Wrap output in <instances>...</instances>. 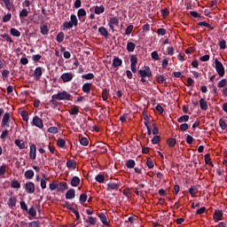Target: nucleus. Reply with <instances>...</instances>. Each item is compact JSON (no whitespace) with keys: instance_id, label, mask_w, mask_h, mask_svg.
Wrapping results in <instances>:
<instances>
[{"instance_id":"f257e3e1","label":"nucleus","mask_w":227,"mask_h":227,"mask_svg":"<svg viewBox=\"0 0 227 227\" xmlns=\"http://www.w3.org/2000/svg\"><path fill=\"white\" fill-rule=\"evenodd\" d=\"M53 100H72V94L67 90L59 91L53 95Z\"/></svg>"},{"instance_id":"f03ea898","label":"nucleus","mask_w":227,"mask_h":227,"mask_svg":"<svg viewBox=\"0 0 227 227\" xmlns=\"http://www.w3.org/2000/svg\"><path fill=\"white\" fill-rule=\"evenodd\" d=\"M215 67L218 75L220 77H224V66H223V63L219 61L217 59H215Z\"/></svg>"},{"instance_id":"7ed1b4c3","label":"nucleus","mask_w":227,"mask_h":227,"mask_svg":"<svg viewBox=\"0 0 227 227\" xmlns=\"http://www.w3.org/2000/svg\"><path fill=\"white\" fill-rule=\"evenodd\" d=\"M138 74H140V77H152V70L148 66H145L144 69H140Z\"/></svg>"},{"instance_id":"20e7f679","label":"nucleus","mask_w":227,"mask_h":227,"mask_svg":"<svg viewBox=\"0 0 227 227\" xmlns=\"http://www.w3.org/2000/svg\"><path fill=\"white\" fill-rule=\"evenodd\" d=\"M118 24H120V20L118 17L109 18L108 26L113 33H114V26H118Z\"/></svg>"},{"instance_id":"39448f33","label":"nucleus","mask_w":227,"mask_h":227,"mask_svg":"<svg viewBox=\"0 0 227 227\" xmlns=\"http://www.w3.org/2000/svg\"><path fill=\"white\" fill-rule=\"evenodd\" d=\"M12 118V115L10 113H5L2 119V127H10V119Z\"/></svg>"},{"instance_id":"423d86ee","label":"nucleus","mask_w":227,"mask_h":227,"mask_svg":"<svg viewBox=\"0 0 227 227\" xmlns=\"http://www.w3.org/2000/svg\"><path fill=\"white\" fill-rule=\"evenodd\" d=\"M33 125L37 129H43V121L38 116H35L32 121Z\"/></svg>"},{"instance_id":"0eeeda50","label":"nucleus","mask_w":227,"mask_h":227,"mask_svg":"<svg viewBox=\"0 0 227 227\" xmlns=\"http://www.w3.org/2000/svg\"><path fill=\"white\" fill-rule=\"evenodd\" d=\"M25 191L27 194H33V192H35V183L33 182L26 183Z\"/></svg>"},{"instance_id":"6e6552de","label":"nucleus","mask_w":227,"mask_h":227,"mask_svg":"<svg viewBox=\"0 0 227 227\" xmlns=\"http://www.w3.org/2000/svg\"><path fill=\"white\" fill-rule=\"evenodd\" d=\"M130 63H131V72H133V74H136V72H137V57H136L135 55L130 57Z\"/></svg>"},{"instance_id":"1a4fd4ad","label":"nucleus","mask_w":227,"mask_h":227,"mask_svg":"<svg viewBox=\"0 0 227 227\" xmlns=\"http://www.w3.org/2000/svg\"><path fill=\"white\" fill-rule=\"evenodd\" d=\"M60 79L63 82H70L74 79V74L72 73H64L61 74Z\"/></svg>"},{"instance_id":"9d476101","label":"nucleus","mask_w":227,"mask_h":227,"mask_svg":"<svg viewBox=\"0 0 227 227\" xmlns=\"http://www.w3.org/2000/svg\"><path fill=\"white\" fill-rule=\"evenodd\" d=\"M29 157H30V159H32V160H35L36 159V145H30Z\"/></svg>"},{"instance_id":"9b49d317","label":"nucleus","mask_w":227,"mask_h":227,"mask_svg":"<svg viewBox=\"0 0 227 227\" xmlns=\"http://www.w3.org/2000/svg\"><path fill=\"white\" fill-rule=\"evenodd\" d=\"M214 220L215 223L223 220V210H215L214 214Z\"/></svg>"},{"instance_id":"f8f14e48","label":"nucleus","mask_w":227,"mask_h":227,"mask_svg":"<svg viewBox=\"0 0 227 227\" xmlns=\"http://www.w3.org/2000/svg\"><path fill=\"white\" fill-rule=\"evenodd\" d=\"M75 198V190L70 189L66 192V200H74Z\"/></svg>"},{"instance_id":"ddd939ff","label":"nucleus","mask_w":227,"mask_h":227,"mask_svg":"<svg viewBox=\"0 0 227 227\" xmlns=\"http://www.w3.org/2000/svg\"><path fill=\"white\" fill-rule=\"evenodd\" d=\"M34 75L35 81H40V77H42V68L40 67L35 69Z\"/></svg>"},{"instance_id":"4468645a","label":"nucleus","mask_w":227,"mask_h":227,"mask_svg":"<svg viewBox=\"0 0 227 227\" xmlns=\"http://www.w3.org/2000/svg\"><path fill=\"white\" fill-rule=\"evenodd\" d=\"M200 109H202V111H207V109H208V103L207 102V100L205 98H201L200 100Z\"/></svg>"},{"instance_id":"2eb2a0df","label":"nucleus","mask_w":227,"mask_h":227,"mask_svg":"<svg viewBox=\"0 0 227 227\" xmlns=\"http://www.w3.org/2000/svg\"><path fill=\"white\" fill-rule=\"evenodd\" d=\"M67 166L68 169L74 170V169H75V168H77V163L74 160H69L67 161Z\"/></svg>"},{"instance_id":"dca6fc26","label":"nucleus","mask_w":227,"mask_h":227,"mask_svg":"<svg viewBox=\"0 0 227 227\" xmlns=\"http://www.w3.org/2000/svg\"><path fill=\"white\" fill-rule=\"evenodd\" d=\"M14 143L16 146L20 148V150H24V148H26V142H24L23 140L16 139Z\"/></svg>"},{"instance_id":"f3484780","label":"nucleus","mask_w":227,"mask_h":227,"mask_svg":"<svg viewBox=\"0 0 227 227\" xmlns=\"http://www.w3.org/2000/svg\"><path fill=\"white\" fill-rule=\"evenodd\" d=\"M79 184H81V178H79V176H74L71 179L72 187H78Z\"/></svg>"},{"instance_id":"a211bd4d","label":"nucleus","mask_w":227,"mask_h":227,"mask_svg":"<svg viewBox=\"0 0 227 227\" xmlns=\"http://www.w3.org/2000/svg\"><path fill=\"white\" fill-rule=\"evenodd\" d=\"M118 184L115 183H109L107 184L106 191L111 192V191H118Z\"/></svg>"},{"instance_id":"6ab92c4d","label":"nucleus","mask_w":227,"mask_h":227,"mask_svg":"<svg viewBox=\"0 0 227 227\" xmlns=\"http://www.w3.org/2000/svg\"><path fill=\"white\" fill-rule=\"evenodd\" d=\"M7 205H8V207H10V208H13V207H15V205H17V198L11 197L9 199V200L7 201Z\"/></svg>"},{"instance_id":"aec40b11","label":"nucleus","mask_w":227,"mask_h":227,"mask_svg":"<svg viewBox=\"0 0 227 227\" xmlns=\"http://www.w3.org/2000/svg\"><path fill=\"white\" fill-rule=\"evenodd\" d=\"M121 63H123L121 59L116 57L113 60V67H114V68H118V67H121Z\"/></svg>"},{"instance_id":"412c9836","label":"nucleus","mask_w":227,"mask_h":227,"mask_svg":"<svg viewBox=\"0 0 227 227\" xmlns=\"http://www.w3.org/2000/svg\"><path fill=\"white\" fill-rule=\"evenodd\" d=\"M105 12H106V7H104V5L96 6L95 10H94V13H96V15H100L101 13H104Z\"/></svg>"},{"instance_id":"4be33fe9","label":"nucleus","mask_w":227,"mask_h":227,"mask_svg":"<svg viewBox=\"0 0 227 227\" xmlns=\"http://www.w3.org/2000/svg\"><path fill=\"white\" fill-rule=\"evenodd\" d=\"M69 22H71V24L73 26L77 27L78 24H79V20H77V16H75V14H71Z\"/></svg>"},{"instance_id":"5701e85b","label":"nucleus","mask_w":227,"mask_h":227,"mask_svg":"<svg viewBox=\"0 0 227 227\" xmlns=\"http://www.w3.org/2000/svg\"><path fill=\"white\" fill-rule=\"evenodd\" d=\"M98 33L101 35V36H105V38H107L109 36V32H107V29L104 27H100L98 28Z\"/></svg>"},{"instance_id":"b1692460","label":"nucleus","mask_w":227,"mask_h":227,"mask_svg":"<svg viewBox=\"0 0 227 227\" xmlns=\"http://www.w3.org/2000/svg\"><path fill=\"white\" fill-rule=\"evenodd\" d=\"M83 93H90L91 91V83H84L82 88Z\"/></svg>"},{"instance_id":"393cba45","label":"nucleus","mask_w":227,"mask_h":227,"mask_svg":"<svg viewBox=\"0 0 227 227\" xmlns=\"http://www.w3.org/2000/svg\"><path fill=\"white\" fill-rule=\"evenodd\" d=\"M98 217H99L101 223H103V224H105L106 226H107V224H109V223L107 222V216H106V214L100 213Z\"/></svg>"},{"instance_id":"a878e982","label":"nucleus","mask_w":227,"mask_h":227,"mask_svg":"<svg viewBox=\"0 0 227 227\" xmlns=\"http://www.w3.org/2000/svg\"><path fill=\"white\" fill-rule=\"evenodd\" d=\"M135 50H136V43L132 42H129L127 44L128 52H134Z\"/></svg>"},{"instance_id":"bb28decb","label":"nucleus","mask_w":227,"mask_h":227,"mask_svg":"<svg viewBox=\"0 0 227 227\" xmlns=\"http://www.w3.org/2000/svg\"><path fill=\"white\" fill-rule=\"evenodd\" d=\"M35 176V172L33 170H27L25 172V177L27 180H31V178H33Z\"/></svg>"},{"instance_id":"cd10ccee","label":"nucleus","mask_w":227,"mask_h":227,"mask_svg":"<svg viewBox=\"0 0 227 227\" xmlns=\"http://www.w3.org/2000/svg\"><path fill=\"white\" fill-rule=\"evenodd\" d=\"M77 16L80 20L82 19V17H86V10L79 9L77 12Z\"/></svg>"},{"instance_id":"c85d7f7f","label":"nucleus","mask_w":227,"mask_h":227,"mask_svg":"<svg viewBox=\"0 0 227 227\" xmlns=\"http://www.w3.org/2000/svg\"><path fill=\"white\" fill-rule=\"evenodd\" d=\"M47 180H49L48 177H45V176H43L41 179V188L42 189H47Z\"/></svg>"},{"instance_id":"c756f323","label":"nucleus","mask_w":227,"mask_h":227,"mask_svg":"<svg viewBox=\"0 0 227 227\" xmlns=\"http://www.w3.org/2000/svg\"><path fill=\"white\" fill-rule=\"evenodd\" d=\"M29 15V11L27 9H22L20 12V19H25V17H27Z\"/></svg>"},{"instance_id":"7c9ffc66","label":"nucleus","mask_w":227,"mask_h":227,"mask_svg":"<svg viewBox=\"0 0 227 227\" xmlns=\"http://www.w3.org/2000/svg\"><path fill=\"white\" fill-rule=\"evenodd\" d=\"M82 79H86V81H91V79L95 78V74H93V73H89L86 74H82Z\"/></svg>"},{"instance_id":"2f4dec72","label":"nucleus","mask_w":227,"mask_h":227,"mask_svg":"<svg viewBox=\"0 0 227 227\" xmlns=\"http://www.w3.org/2000/svg\"><path fill=\"white\" fill-rule=\"evenodd\" d=\"M11 187H12V189H20V183L17 180H12L11 183Z\"/></svg>"},{"instance_id":"473e14b6","label":"nucleus","mask_w":227,"mask_h":227,"mask_svg":"<svg viewBox=\"0 0 227 227\" xmlns=\"http://www.w3.org/2000/svg\"><path fill=\"white\" fill-rule=\"evenodd\" d=\"M69 114H73L76 116V114H79V106H74L69 110Z\"/></svg>"},{"instance_id":"72a5a7b5","label":"nucleus","mask_w":227,"mask_h":227,"mask_svg":"<svg viewBox=\"0 0 227 227\" xmlns=\"http://www.w3.org/2000/svg\"><path fill=\"white\" fill-rule=\"evenodd\" d=\"M63 40H65V33L60 32L57 35V42L59 43H61L63 42Z\"/></svg>"},{"instance_id":"f704fd0d","label":"nucleus","mask_w":227,"mask_h":227,"mask_svg":"<svg viewBox=\"0 0 227 227\" xmlns=\"http://www.w3.org/2000/svg\"><path fill=\"white\" fill-rule=\"evenodd\" d=\"M57 145L58 146H59V148H65V145H67V141H65V139L63 138H59L57 140Z\"/></svg>"},{"instance_id":"c9c22d12","label":"nucleus","mask_w":227,"mask_h":227,"mask_svg":"<svg viewBox=\"0 0 227 227\" xmlns=\"http://www.w3.org/2000/svg\"><path fill=\"white\" fill-rule=\"evenodd\" d=\"M189 192H190L191 196H192V198H194V196H196V194H198V188H196V186H192L189 189Z\"/></svg>"},{"instance_id":"e433bc0d","label":"nucleus","mask_w":227,"mask_h":227,"mask_svg":"<svg viewBox=\"0 0 227 227\" xmlns=\"http://www.w3.org/2000/svg\"><path fill=\"white\" fill-rule=\"evenodd\" d=\"M86 200H88V195H86V193H82L80 195V203H81V205H84V203H86Z\"/></svg>"},{"instance_id":"4c0bfd02","label":"nucleus","mask_w":227,"mask_h":227,"mask_svg":"<svg viewBox=\"0 0 227 227\" xmlns=\"http://www.w3.org/2000/svg\"><path fill=\"white\" fill-rule=\"evenodd\" d=\"M41 33L42 35H49V27H47V25H43L41 27Z\"/></svg>"},{"instance_id":"58836bf2","label":"nucleus","mask_w":227,"mask_h":227,"mask_svg":"<svg viewBox=\"0 0 227 227\" xmlns=\"http://www.w3.org/2000/svg\"><path fill=\"white\" fill-rule=\"evenodd\" d=\"M127 168H129V169H132V168H134V166H136V161L134 160H129L126 163Z\"/></svg>"},{"instance_id":"ea45409f","label":"nucleus","mask_w":227,"mask_h":227,"mask_svg":"<svg viewBox=\"0 0 227 227\" xmlns=\"http://www.w3.org/2000/svg\"><path fill=\"white\" fill-rule=\"evenodd\" d=\"M105 180L106 177L104 176V175L96 176V181L98 182V184H104Z\"/></svg>"},{"instance_id":"a19ab883","label":"nucleus","mask_w":227,"mask_h":227,"mask_svg":"<svg viewBox=\"0 0 227 227\" xmlns=\"http://www.w3.org/2000/svg\"><path fill=\"white\" fill-rule=\"evenodd\" d=\"M167 143H168V146L173 148L176 145V140L175 138H169L167 140Z\"/></svg>"},{"instance_id":"79ce46f5","label":"nucleus","mask_w":227,"mask_h":227,"mask_svg":"<svg viewBox=\"0 0 227 227\" xmlns=\"http://www.w3.org/2000/svg\"><path fill=\"white\" fill-rule=\"evenodd\" d=\"M156 81L159 84H164V82H166V77H164V75H159L156 77Z\"/></svg>"},{"instance_id":"37998d69","label":"nucleus","mask_w":227,"mask_h":227,"mask_svg":"<svg viewBox=\"0 0 227 227\" xmlns=\"http://www.w3.org/2000/svg\"><path fill=\"white\" fill-rule=\"evenodd\" d=\"M87 223H89L90 224H92V226H95L97 224V218L93 216H89Z\"/></svg>"},{"instance_id":"c03bdc74","label":"nucleus","mask_w":227,"mask_h":227,"mask_svg":"<svg viewBox=\"0 0 227 227\" xmlns=\"http://www.w3.org/2000/svg\"><path fill=\"white\" fill-rule=\"evenodd\" d=\"M11 35H12V36L19 37V36H20V31H19V30L16 29V28H11Z\"/></svg>"},{"instance_id":"a18cd8bd","label":"nucleus","mask_w":227,"mask_h":227,"mask_svg":"<svg viewBox=\"0 0 227 227\" xmlns=\"http://www.w3.org/2000/svg\"><path fill=\"white\" fill-rule=\"evenodd\" d=\"M63 27L64 29H72V27H74V25L72 24L71 21H66L63 24Z\"/></svg>"},{"instance_id":"49530a36","label":"nucleus","mask_w":227,"mask_h":227,"mask_svg":"<svg viewBox=\"0 0 227 227\" xmlns=\"http://www.w3.org/2000/svg\"><path fill=\"white\" fill-rule=\"evenodd\" d=\"M178 123H184V121H189V115H183L177 119Z\"/></svg>"},{"instance_id":"de8ad7c7","label":"nucleus","mask_w":227,"mask_h":227,"mask_svg":"<svg viewBox=\"0 0 227 227\" xmlns=\"http://www.w3.org/2000/svg\"><path fill=\"white\" fill-rule=\"evenodd\" d=\"M4 3L7 10H13V4H11L10 0H4Z\"/></svg>"},{"instance_id":"09e8293b","label":"nucleus","mask_w":227,"mask_h":227,"mask_svg":"<svg viewBox=\"0 0 227 227\" xmlns=\"http://www.w3.org/2000/svg\"><path fill=\"white\" fill-rule=\"evenodd\" d=\"M21 116L24 120V121H29V114L26 111L21 112Z\"/></svg>"},{"instance_id":"8fccbe9b","label":"nucleus","mask_w":227,"mask_h":227,"mask_svg":"<svg viewBox=\"0 0 227 227\" xmlns=\"http://www.w3.org/2000/svg\"><path fill=\"white\" fill-rule=\"evenodd\" d=\"M48 132H50V134H58V132H59V129H58V127H51L48 129Z\"/></svg>"},{"instance_id":"3c124183","label":"nucleus","mask_w":227,"mask_h":227,"mask_svg":"<svg viewBox=\"0 0 227 227\" xmlns=\"http://www.w3.org/2000/svg\"><path fill=\"white\" fill-rule=\"evenodd\" d=\"M151 57L154 59V61H159L160 58H159V52L157 51H154L151 53Z\"/></svg>"},{"instance_id":"603ef678","label":"nucleus","mask_w":227,"mask_h":227,"mask_svg":"<svg viewBox=\"0 0 227 227\" xmlns=\"http://www.w3.org/2000/svg\"><path fill=\"white\" fill-rule=\"evenodd\" d=\"M143 116H144V120L145 122L144 124L145 125V127H148V124L150 123V117L148 116V114L143 113Z\"/></svg>"},{"instance_id":"864d4df0","label":"nucleus","mask_w":227,"mask_h":227,"mask_svg":"<svg viewBox=\"0 0 227 227\" xmlns=\"http://www.w3.org/2000/svg\"><path fill=\"white\" fill-rule=\"evenodd\" d=\"M134 31V26L129 25L125 30V35H130Z\"/></svg>"},{"instance_id":"5fc2aeb1","label":"nucleus","mask_w":227,"mask_h":227,"mask_svg":"<svg viewBox=\"0 0 227 227\" xmlns=\"http://www.w3.org/2000/svg\"><path fill=\"white\" fill-rule=\"evenodd\" d=\"M199 26H204V27H208L209 29H214V27L206 21L200 22Z\"/></svg>"},{"instance_id":"6e6d98bb","label":"nucleus","mask_w":227,"mask_h":227,"mask_svg":"<svg viewBox=\"0 0 227 227\" xmlns=\"http://www.w3.org/2000/svg\"><path fill=\"white\" fill-rule=\"evenodd\" d=\"M2 38H4V40H6L7 42H9V43H13V40L12 39V37H10L8 35V34H4L1 35Z\"/></svg>"},{"instance_id":"4d7b16f0","label":"nucleus","mask_w":227,"mask_h":227,"mask_svg":"<svg viewBox=\"0 0 227 227\" xmlns=\"http://www.w3.org/2000/svg\"><path fill=\"white\" fill-rule=\"evenodd\" d=\"M102 98L103 100H107V98H109V90H103Z\"/></svg>"},{"instance_id":"13d9d810","label":"nucleus","mask_w":227,"mask_h":227,"mask_svg":"<svg viewBox=\"0 0 227 227\" xmlns=\"http://www.w3.org/2000/svg\"><path fill=\"white\" fill-rule=\"evenodd\" d=\"M219 125H220L222 130H226L227 125H226V122L223 119L219 120Z\"/></svg>"},{"instance_id":"bf43d9fd","label":"nucleus","mask_w":227,"mask_h":227,"mask_svg":"<svg viewBox=\"0 0 227 227\" xmlns=\"http://www.w3.org/2000/svg\"><path fill=\"white\" fill-rule=\"evenodd\" d=\"M89 143L90 142L88 141V138H86V137H82L80 139V144L82 145V146H88Z\"/></svg>"},{"instance_id":"052dcab7","label":"nucleus","mask_w":227,"mask_h":227,"mask_svg":"<svg viewBox=\"0 0 227 227\" xmlns=\"http://www.w3.org/2000/svg\"><path fill=\"white\" fill-rule=\"evenodd\" d=\"M226 84H227V80L223 79L218 82L217 86H218V88H224V86H226Z\"/></svg>"},{"instance_id":"680f3d73","label":"nucleus","mask_w":227,"mask_h":227,"mask_svg":"<svg viewBox=\"0 0 227 227\" xmlns=\"http://www.w3.org/2000/svg\"><path fill=\"white\" fill-rule=\"evenodd\" d=\"M216 7H217V0L211 1V3L209 4V8H211V10H215Z\"/></svg>"},{"instance_id":"e2e57ef3","label":"nucleus","mask_w":227,"mask_h":227,"mask_svg":"<svg viewBox=\"0 0 227 227\" xmlns=\"http://www.w3.org/2000/svg\"><path fill=\"white\" fill-rule=\"evenodd\" d=\"M11 20H12V13H7L3 18L4 22H10Z\"/></svg>"},{"instance_id":"0e129e2a","label":"nucleus","mask_w":227,"mask_h":227,"mask_svg":"<svg viewBox=\"0 0 227 227\" xmlns=\"http://www.w3.org/2000/svg\"><path fill=\"white\" fill-rule=\"evenodd\" d=\"M28 214L29 215H31L32 217H36V209H35V207H31L28 210Z\"/></svg>"},{"instance_id":"69168bd1","label":"nucleus","mask_w":227,"mask_h":227,"mask_svg":"<svg viewBox=\"0 0 227 227\" xmlns=\"http://www.w3.org/2000/svg\"><path fill=\"white\" fill-rule=\"evenodd\" d=\"M157 35H160V36H164V35H166V29L165 28H158Z\"/></svg>"},{"instance_id":"338daca9","label":"nucleus","mask_w":227,"mask_h":227,"mask_svg":"<svg viewBox=\"0 0 227 227\" xmlns=\"http://www.w3.org/2000/svg\"><path fill=\"white\" fill-rule=\"evenodd\" d=\"M219 46H220V49H222L223 51H224V49H226V41H225V40L220 41Z\"/></svg>"},{"instance_id":"774afa93","label":"nucleus","mask_w":227,"mask_h":227,"mask_svg":"<svg viewBox=\"0 0 227 227\" xmlns=\"http://www.w3.org/2000/svg\"><path fill=\"white\" fill-rule=\"evenodd\" d=\"M29 227H40V222H36V221L31 222L29 223Z\"/></svg>"}]
</instances>
